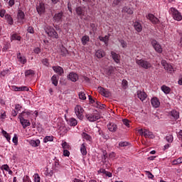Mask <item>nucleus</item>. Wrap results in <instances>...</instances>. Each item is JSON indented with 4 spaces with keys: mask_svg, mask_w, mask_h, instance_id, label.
I'll return each instance as SVG.
<instances>
[{
    "mask_svg": "<svg viewBox=\"0 0 182 182\" xmlns=\"http://www.w3.org/2000/svg\"><path fill=\"white\" fill-rule=\"evenodd\" d=\"M25 114L29 116V114H31V112H23L18 117V119H20V123L23 126V129H26V127L31 126V122H29V120L25 119V118H23V116H25Z\"/></svg>",
    "mask_w": 182,
    "mask_h": 182,
    "instance_id": "nucleus-1",
    "label": "nucleus"
},
{
    "mask_svg": "<svg viewBox=\"0 0 182 182\" xmlns=\"http://www.w3.org/2000/svg\"><path fill=\"white\" fill-rule=\"evenodd\" d=\"M136 63L139 65L140 68H143V69H150V68H151V63L146 60H136Z\"/></svg>",
    "mask_w": 182,
    "mask_h": 182,
    "instance_id": "nucleus-2",
    "label": "nucleus"
},
{
    "mask_svg": "<svg viewBox=\"0 0 182 182\" xmlns=\"http://www.w3.org/2000/svg\"><path fill=\"white\" fill-rule=\"evenodd\" d=\"M75 12L78 16H86L87 15V9L86 6H77L75 8Z\"/></svg>",
    "mask_w": 182,
    "mask_h": 182,
    "instance_id": "nucleus-3",
    "label": "nucleus"
},
{
    "mask_svg": "<svg viewBox=\"0 0 182 182\" xmlns=\"http://www.w3.org/2000/svg\"><path fill=\"white\" fill-rule=\"evenodd\" d=\"M16 19L18 23H20L21 25H23V23H25L26 18H25V13H23L22 10L18 11Z\"/></svg>",
    "mask_w": 182,
    "mask_h": 182,
    "instance_id": "nucleus-4",
    "label": "nucleus"
},
{
    "mask_svg": "<svg viewBox=\"0 0 182 182\" xmlns=\"http://www.w3.org/2000/svg\"><path fill=\"white\" fill-rule=\"evenodd\" d=\"M171 14L173 15V19H175V21H181V19H182L181 14L176 8L171 7Z\"/></svg>",
    "mask_w": 182,
    "mask_h": 182,
    "instance_id": "nucleus-5",
    "label": "nucleus"
},
{
    "mask_svg": "<svg viewBox=\"0 0 182 182\" xmlns=\"http://www.w3.org/2000/svg\"><path fill=\"white\" fill-rule=\"evenodd\" d=\"M75 112L76 116L80 119V120H83V112H85V110L83 109L82 106L76 105V107H75Z\"/></svg>",
    "mask_w": 182,
    "mask_h": 182,
    "instance_id": "nucleus-6",
    "label": "nucleus"
},
{
    "mask_svg": "<svg viewBox=\"0 0 182 182\" xmlns=\"http://www.w3.org/2000/svg\"><path fill=\"white\" fill-rule=\"evenodd\" d=\"M85 117H87L89 122H96L97 120H99V119H100V114L99 113L87 114L85 115Z\"/></svg>",
    "mask_w": 182,
    "mask_h": 182,
    "instance_id": "nucleus-7",
    "label": "nucleus"
},
{
    "mask_svg": "<svg viewBox=\"0 0 182 182\" xmlns=\"http://www.w3.org/2000/svg\"><path fill=\"white\" fill-rule=\"evenodd\" d=\"M151 45L154 49H155L156 52H157L158 53H161L163 52V48H161V46L160 45V43L157 42V41L152 40Z\"/></svg>",
    "mask_w": 182,
    "mask_h": 182,
    "instance_id": "nucleus-8",
    "label": "nucleus"
},
{
    "mask_svg": "<svg viewBox=\"0 0 182 182\" xmlns=\"http://www.w3.org/2000/svg\"><path fill=\"white\" fill-rule=\"evenodd\" d=\"M36 11L39 15H42V14H45L46 11V7L45 6V3H39L36 6Z\"/></svg>",
    "mask_w": 182,
    "mask_h": 182,
    "instance_id": "nucleus-9",
    "label": "nucleus"
},
{
    "mask_svg": "<svg viewBox=\"0 0 182 182\" xmlns=\"http://www.w3.org/2000/svg\"><path fill=\"white\" fill-rule=\"evenodd\" d=\"M67 77L68 80H71V82H77V80H79V75L73 72L70 73Z\"/></svg>",
    "mask_w": 182,
    "mask_h": 182,
    "instance_id": "nucleus-10",
    "label": "nucleus"
},
{
    "mask_svg": "<svg viewBox=\"0 0 182 182\" xmlns=\"http://www.w3.org/2000/svg\"><path fill=\"white\" fill-rule=\"evenodd\" d=\"M63 18V11H60L59 13H56L53 16V21L59 23V22H62Z\"/></svg>",
    "mask_w": 182,
    "mask_h": 182,
    "instance_id": "nucleus-11",
    "label": "nucleus"
},
{
    "mask_svg": "<svg viewBox=\"0 0 182 182\" xmlns=\"http://www.w3.org/2000/svg\"><path fill=\"white\" fill-rule=\"evenodd\" d=\"M147 18L149 19V21H151V22L154 24V25H157V23H160V20H159L157 18V17L154 16L153 14H149L147 16Z\"/></svg>",
    "mask_w": 182,
    "mask_h": 182,
    "instance_id": "nucleus-12",
    "label": "nucleus"
},
{
    "mask_svg": "<svg viewBox=\"0 0 182 182\" xmlns=\"http://www.w3.org/2000/svg\"><path fill=\"white\" fill-rule=\"evenodd\" d=\"M111 56L115 63H120V55L114 53V51H112Z\"/></svg>",
    "mask_w": 182,
    "mask_h": 182,
    "instance_id": "nucleus-13",
    "label": "nucleus"
},
{
    "mask_svg": "<svg viewBox=\"0 0 182 182\" xmlns=\"http://www.w3.org/2000/svg\"><path fill=\"white\" fill-rule=\"evenodd\" d=\"M137 96H138L139 99H140V100H141V102H144V100H146V99L147 97V94H146V92H144L143 91H138Z\"/></svg>",
    "mask_w": 182,
    "mask_h": 182,
    "instance_id": "nucleus-14",
    "label": "nucleus"
},
{
    "mask_svg": "<svg viewBox=\"0 0 182 182\" xmlns=\"http://www.w3.org/2000/svg\"><path fill=\"white\" fill-rule=\"evenodd\" d=\"M53 69L54 70V72H55V73H58V75H60V76H62V75H63V68L60 66H54L53 67Z\"/></svg>",
    "mask_w": 182,
    "mask_h": 182,
    "instance_id": "nucleus-15",
    "label": "nucleus"
},
{
    "mask_svg": "<svg viewBox=\"0 0 182 182\" xmlns=\"http://www.w3.org/2000/svg\"><path fill=\"white\" fill-rule=\"evenodd\" d=\"M151 105L153 107L157 108L160 106V101L157 97H154L151 99Z\"/></svg>",
    "mask_w": 182,
    "mask_h": 182,
    "instance_id": "nucleus-16",
    "label": "nucleus"
},
{
    "mask_svg": "<svg viewBox=\"0 0 182 182\" xmlns=\"http://www.w3.org/2000/svg\"><path fill=\"white\" fill-rule=\"evenodd\" d=\"M107 127H108V130H109V132H114L117 130V125L114 123H109L107 125Z\"/></svg>",
    "mask_w": 182,
    "mask_h": 182,
    "instance_id": "nucleus-17",
    "label": "nucleus"
},
{
    "mask_svg": "<svg viewBox=\"0 0 182 182\" xmlns=\"http://www.w3.org/2000/svg\"><path fill=\"white\" fill-rule=\"evenodd\" d=\"M106 55V53L102 50H97L95 52V56L98 59H102V58H104V56Z\"/></svg>",
    "mask_w": 182,
    "mask_h": 182,
    "instance_id": "nucleus-18",
    "label": "nucleus"
},
{
    "mask_svg": "<svg viewBox=\"0 0 182 182\" xmlns=\"http://www.w3.org/2000/svg\"><path fill=\"white\" fill-rule=\"evenodd\" d=\"M29 143L33 147H38L41 144V141L39 139H31Z\"/></svg>",
    "mask_w": 182,
    "mask_h": 182,
    "instance_id": "nucleus-19",
    "label": "nucleus"
},
{
    "mask_svg": "<svg viewBox=\"0 0 182 182\" xmlns=\"http://www.w3.org/2000/svg\"><path fill=\"white\" fill-rule=\"evenodd\" d=\"M60 53L61 56H66L67 55H68L69 51H68V49H66V48L62 46L61 48H60Z\"/></svg>",
    "mask_w": 182,
    "mask_h": 182,
    "instance_id": "nucleus-20",
    "label": "nucleus"
},
{
    "mask_svg": "<svg viewBox=\"0 0 182 182\" xmlns=\"http://www.w3.org/2000/svg\"><path fill=\"white\" fill-rule=\"evenodd\" d=\"M162 92H164V93H165L166 95H168V93H170V92H171V88H170L168 86L166 85H162L161 87Z\"/></svg>",
    "mask_w": 182,
    "mask_h": 182,
    "instance_id": "nucleus-21",
    "label": "nucleus"
},
{
    "mask_svg": "<svg viewBox=\"0 0 182 182\" xmlns=\"http://www.w3.org/2000/svg\"><path fill=\"white\" fill-rule=\"evenodd\" d=\"M17 58H18V60L21 62V63H22L23 65H25L26 63V58L23 57L21 55V53H18L17 54Z\"/></svg>",
    "mask_w": 182,
    "mask_h": 182,
    "instance_id": "nucleus-22",
    "label": "nucleus"
},
{
    "mask_svg": "<svg viewBox=\"0 0 182 182\" xmlns=\"http://www.w3.org/2000/svg\"><path fill=\"white\" fill-rule=\"evenodd\" d=\"M144 137H149V139H154V135L153 134V132L145 129L144 130Z\"/></svg>",
    "mask_w": 182,
    "mask_h": 182,
    "instance_id": "nucleus-23",
    "label": "nucleus"
},
{
    "mask_svg": "<svg viewBox=\"0 0 182 182\" xmlns=\"http://www.w3.org/2000/svg\"><path fill=\"white\" fill-rule=\"evenodd\" d=\"M5 19L7 21L9 25H14V18L9 14L5 15Z\"/></svg>",
    "mask_w": 182,
    "mask_h": 182,
    "instance_id": "nucleus-24",
    "label": "nucleus"
},
{
    "mask_svg": "<svg viewBox=\"0 0 182 182\" xmlns=\"http://www.w3.org/2000/svg\"><path fill=\"white\" fill-rule=\"evenodd\" d=\"M90 41V38H89V36H82L81 39V42L84 46L87 44V42Z\"/></svg>",
    "mask_w": 182,
    "mask_h": 182,
    "instance_id": "nucleus-25",
    "label": "nucleus"
},
{
    "mask_svg": "<svg viewBox=\"0 0 182 182\" xmlns=\"http://www.w3.org/2000/svg\"><path fill=\"white\" fill-rule=\"evenodd\" d=\"M134 28L135 30L138 32H141V31H143V27L141 26V24L139 22H136L134 23Z\"/></svg>",
    "mask_w": 182,
    "mask_h": 182,
    "instance_id": "nucleus-26",
    "label": "nucleus"
},
{
    "mask_svg": "<svg viewBox=\"0 0 182 182\" xmlns=\"http://www.w3.org/2000/svg\"><path fill=\"white\" fill-rule=\"evenodd\" d=\"M98 173H102L103 174H105V176H107V177H112V173L107 171L105 168H100L98 171Z\"/></svg>",
    "mask_w": 182,
    "mask_h": 182,
    "instance_id": "nucleus-27",
    "label": "nucleus"
},
{
    "mask_svg": "<svg viewBox=\"0 0 182 182\" xmlns=\"http://www.w3.org/2000/svg\"><path fill=\"white\" fill-rule=\"evenodd\" d=\"M171 114L172 117H173V119H175V120H177V119H178V117H180V113H178V112H177L176 110H172L171 112Z\"/></svg>",
    "mask_w": 182,
    "mask_h": 182,
    "instance_id": "nucleus-28",
    "label": "nucleus"
},
{
    "mask_svg": "<svg viewBox=\"0 0 182 182\" xmlns=\"http://www.w3.org/2000/svg\"><path fill=\"white\" fill-rule=\"evenodd\" d=\"M54 31H55V28H53V27L52 26H48L46 28V33L48 36H50Z\"/></svg>",
    "mask_w": 182,
    "mask_h": 182,
    "instance_id": "nucleus-29",
    "label": "nucleus"
},
{
    "mask_svg": "<svg viewBox=\"0 0 182 182\" xmlns=\"http://www.w3.org/2000/svg\"><path fill=\"white\" fill-rule=\"evenodd\" d=\"M113 72H114V68H113V67H112V66L105 69V73L108 76H110V75H113Z\"/></svg>",
    "mask_w": 182,
    "mask_h": 182,
    "instance_id": "nucleus-30",
    "label": "nucleus"
},
{
    "mask_svg": "<svg viewBox=\"0 0 182 182\" xmlns=\"http://www.w3.org/2000/svg\"><path fill=\"white\" fill-rule=\"evenodd\" d=\"M109 36H105V37H102V36H99L98 38L100 39V41H101L102 42H104L105 45H107L108 42H109Z\"/></svg>",
    "mask_w": 182,
    "mask_h": 182,
    "instance_id": "nucleus-31",
    "label": "nucleus"
},
{
    "mask_svg": "<svg viewBox=\"0 0 182 182\" xmlns=\"http://www.w3.org/2000/svg\"><path fill=\"white\" fill-rule=\"evenodd\" d=\"M68 124L70 126L75 127L77 125V120L75 118H70L68 121Z\"/></svg>",
    "mask_w": 182,
    "mask_h": 182,
    "instance_id": "nucleus-32",
    "label": "nucleus"
},
{
    "mask_svg": "<svg viewBox=\"0 0 182 182\" xmlns=\"http://www.w3.org/2000/svg\"><path fill=\"white\" fill-rule=\"evenodd\" d=\"M80 151L82 156H86L87 154V151L86 150V144H82L80 147Z\"/></svg>",
    "mask_w": 182,
    "mask_h": 182,
    "instance_id": "nucleus-33",
    "label": "nucleus"
},
{
    "mask_svg": "<svg viewBox=\"0 0 182 182\" xmlns=\"http://www.w3.org/2000/svg\"><path fill=\"white\" fill-rule=\"evenodd\" d=\"M58 77H57V75H53V77H51V82L53 85H54V86H58Z\"/></svg>",
    "mask_w": 182,
    "mask_h": 182,
    "instance_id": "nucleus-34",
    "label": "nucleus"
},
{
    "mask_svg": "<svg viewBox=\"0 0 182 182\" xmlns=\"http://www.w3.org/2000/svg\"><path fill=\"white\" fill-rule=\"evenodd\" d=\"M95 106V107H97V109H105V107H106V105L105 104H102L99 101L96 102Z\"/></svg>",
    "mask_w": 182,
    "mask_h": 182,
    "instance_id": "nucleus-35",
    "label": "nucleus"
},
{
    "mask_svg": "<svg viewBox=\"0 0 182 182\" xmlns=\"http://www.w3.org/2000/svg\"><path fill=\"white\" fill-rule=\"evenodd\" d=\"M35 75V71L33 70H27L25 71V76L28 77V76H33Z\"/></svg>",
    "mask_w": 182,
    "mask_h": 182,
    "instance_id": "nucleus-36",
    "label": "nucleus"
},
{
    "mask_svg": "<svg viewBox=\"0 0 182 182\" xmlns=\"http://www.w3.org/2000/svg\"><path fill=\"white\" fill-rule=\"evenodd\" d=\"M1 133H2L3 136H4V137L6 139L7 141H11V136H9V134H8V132H6V131L2 130Z\"/></svg>",
    "mask_w": 182,
    "mask_h": 182,
    "instance_id": "nucleus-37",
    "label": "nucleus"
},
{
    "mask_svg": "<svg viewBox=\"0 0 182 182\" xmlns=\"http://www.w3.org/2000/svg\"><path fill=\"white\" fill-rule=\"evenodd\" d=\"M49 36L50 38H53L54 39H59V34H58V32H56L55 30H54Z\"/></svg>",
    "mask_w": 182,
    "mask_h": 182,
    "instance_id": "nucleus-38",
    "label": "nucleus"
},
{
    "mask_svg": "<svg viewBox=\"0 0 182 182\" xmlns=\"http://www.w3.org/2000/svg\"><path fill=\"white\" fill-rule=\"evenodd\" d=\"M106 161H109V158H107V154L103 152V155L102 156V163L104 164Z\"/></svg>",
    "mask_w": 182,
    "mask_h": 182,
    "instance_id": "nucleus-39",
    "label": "nucleus"
},
{
    "mask_svg": "<svg viewBox=\"0 0 182 182\" xmlns=\"http://www.w3.org/2000/svg\"><path fill=\"white\" fill-rule=\"evenodd\" d=\"M165 69H166V70L169 72V73H173V72H174V68H173V65H171L170 64H168Z\"/></svg>",
    "mask_w": 182,
    "mask_h": 182,
    "instance_id": "nucleus-40",
    "label": "nucleus"
},
{
    "mask_svg": "<svg viewBox=\"0 0 182 182\" xmlns=\"http://www.w3.org/2000/svg\"><path fill=\"white\" fill-rule=\"evenodd\" d=\"M112 164H110V162L109 161H107L103 163V166L102 168H110Z\"/></svg>",
    "mask_w": 182,
    "mask_h": 182,
    "instance_id": "nucleus-41",
    "label": "nucleus"
},
{
    "mask_svg": "<svg viewBox=\"0 0 182 182\" xmlns=\"http://www.w3.org/2000/svg\"><path fill=\"white\" fill-rule=\"evenodd\" d=\"M44 143H48V141H53V136H47L43 139Z\"/></svg>",
    "mask_w": 182,
    "mask_h": 182,
    "instance_id": "nucleus-42",
    "label": "nucleus"
},
{
    "mask_svg": "<svg viewBox=\"0 0 182 182\" xmlns=\"http://www.w3.org/2000/svg\"><path fill=\"white\" fill-rule=\"evenodd\" d=\"M78 96L80 100H86V94H85V92H80Z\"/></svg>",
    "mask_w": 182,
    "mask_h": 182,
    "instance_id": "nucleus-43",
    "label": "nucleus"
},
{
    "mask_svg": "<svg viewBox=\"0 0 182 182\" xmlns=\"http://www.w3.org/2000/svg\"><path fill=\"white\" fill-rule=\"evenodd\" d=\"M82 136L84 137V139H85V140H88L89 141L92 140V136H90V135L87 134V133L83 132Z\"/></svg>",
    "mask_w": 182,
    "mask_h": 182,
    "instance_id": "nucleus-44",
    "label": "nucleus"
},
{
    "mask_svg": "<svg viewBox=\"0 0 182 182\" xmlns=\"http://www.w3.org/2000/svg\"><path fill=\"white\" fill-rule=\"evenodd\" d=\"M173 135H168L166 136V139L168 143H173Z\"/></svg>",
    "mask_w": 182,
    "mask_h": 182,
    "instance_id": "nucleus-45",
    "label": "nucleus"
},
{
    "mask_svg": "<svg viewBox=\"0 0 182 182\" xmlns=\"http://www.w3.org/2000/svg\"><path fill=\"white\" fill-rule=\"evenodd\" d=\"M62 147L64 150H68V149H70V146H69L68 142H63L62 144Z\"/></svg>",
    "mask_w": 182,
    "mask_h": 182,
    "instance_id": "nucleus-46",
    "label": "nucleus"
},
{
    "mask_svg": "<svg viewBox=\"0 0 182 182\" xmlns=\"http://www.w3.org/2000/svg\"><path fill=\"white\" fill-rule=\"evenodd\" d=\"M111 95L112 94L110 93L109 90L105 89V91L104 92V95H102V96H105V97H110Z\"/></svg>",
    "mask_w": 182,
    "mask_h": 182,
    "instance_id": "nucleus-47",
    "label": "nucleus"
},
{
    "mask_svg": "<svg viewBox=\"0 0 182 182\" xmlns=\"http://www.w3.org/2000/svg\"><path fill=\"white\" fill-rule=\"evenodd\" d=\"M119 42L121 43V46L122 48H127V43L124 41V40H119Z\"/></svg>",
    "mask_w": 182,
    "mask_h": 182,
    "instance_id": "nucleus-48",
    "label": "nucleus"
},
{
    "mask_svg": "<svg viewBox=\"0 0 182 182\" xmlns=\"http://www.w3.org/2000/svg\"><path fill=\"white\" fill-rule=\"evenodd\" d=\"M124 11H125V12H127V14H128L129 15H132V14H133V10H132L131 9H129L127 7H125L124 9Z\"/></svg>",
    "mask_w": 182,
    "mask_h": 182,
    "instance_id": "nucleus-49",
    "label": "nucleus"
},
{
    "mask_svg": "<svg viewBox=\"0 0 182 182\" xmlns=\"http://www.w3.org/2000/svg\"><path fill=\"white\" fill-rule=\"evenodd\" d=\"M145 173H146V174L148 178H154V176L153 173H151L150 171H146Z\"/></svg>",
    "mask_w": 182,
    "mask_h": 182,
    "instance_id": "nucleus-50",
    "label": "nucleus"
},
{
    "mask_svg": "<svg viewBox=\"0 0 182 182\" xmlns=\"http://www.w3.org/2000/svg\"><path fill=\"white\" fill-rule=\"evenodd\" d=\"M34 181H35V182H41V177L39 176V174L35 173Z\"/></svg>",
    "mask_w": 182,
    "mask_h": 182,
    "instance_id": "nucleus-51",
    "label": "nucleus"
},
{
    "mask_svg": "<svg viewBox=\"0 0 182 182\" xmlns=\"http://www.w3.org/2000/svg\"><path fill=\"white\" fill-rule=\"evenodd\" d=\"M12 89H14V90L15 92H22V87H16V86H13Z\"/></svg>",
    "mask_w": 182,
    "mask_h": 182,
    "instance_id": "nucleus-52",
    "label": "nucleus"
},
{
    "mask_svg": "<svg viewBox=\"0 0 182 182\" xmlns=\"http://www.w3.org/2000/svg\"><path fill=\"white\" fill-rule=\"evenodd\" d=\"M12 39H13L14 41H21V36H18V35H16V34H14V35L12 36Z\"/></svg>",
    "mask_w": 182,
    "mask_h": 182,
    "instance_id": "nucleus-53",
    "label": "nucleus"
},
{
    "mask_svg": "<svg viewBox=\"0 0 182 182\" xmlns=\"http://www.w3.org/2000/svg\"><path fill=\"white\" fill-rule=\"evenodd\" d=\"M122 85L124 89H127V85H128L127 80H123L122 82Z\"/></svg>",
    "mask_w": 182,
    "mask_h": 182,
    "instance_id": "nucleus-54",
    "label": "nucleus"
},
{
    "mask_svg": "<svg viewBox=\"0 0 182 182\" xmlns=\"http://www.w3.org/2000/svg\"><path fill=\"white\" fill-rule=\"evenodd\" d=\"M70 155V152H69L68 149L63 150V156H65V157H69Z\"/></svg>",
    "mask_w": 182,
    "mask_h": 182,
    "instance_id": "nucleus-55",
    "label": "nucleus"
},
{
    "mask_svg": "<svg viewBox=\"0 0 182 182\" xmlns=\"http://www.w3.org/2000/svg\"><path fill=\"white\" fill-rule=\"evenodd\" d=\"M9 73V70H5L1 72L0 75L1 76H6L8 73Z\"/></svg>",
    "mask_w": 182,
    "mask_h": 182,
    "instance_id": "nucleus-56",
    "label": "nucleus"
},
{
    "mask_svg": "<svg viewBox=\"0 0 182 182\" xmlns=\"http://www.w3.org/2000/svg\"><path fill=\"white\" fill-rule=\"evenodd\" d=\"M181 163H182V158L173 161V164H181Z\"/></svg>",
    "mask_w": 182,
    "mask_h": 182,
    "instance_id": "nucleus-57",
    "label": "nucleus"
},
{
    "mask_svg": "<svg viewBox=\"0 0 182 182\" xmlns=\"http://www.w3.org/2000/svg\"><path fill=\"white\" fill-rule=\"evenodd\" d=\"M125 126H127V127H129V126H130V124H129L130 122L129 121V119H124L122 120Z\"/></svg>",
    "mask_w": 182,
    "mask_h": 182,
    "instance_id": "nucleus-58",
    "label": "nucleus"
},
{
    "mask_svg": "<svg viewBox=\"0 0 182 182\" xmlns=\"http://www.w3.org/2000/svg\"><path fill=\"white\" fill-rule=\"evenodd\" d=\"M5 14H6V11L5 9L0 10L1 18H4V16H5Z\"/></svg>",
    "mask_w": 182,
    "mask_h": 182,
    "instance_id": "nucleus-59",
    "label": "nucleus"
},
{
    "mask_svg": "<svg viewBox=\"0 0 182 182\" xmlns=\"http://www.w3.org/2000/svg\"><path fill=\"white\" fill-rule=\"evenodd\" d=\"M29 33H35V30H33V27L29 26L27 29Z\"/></svg>",
    "mask_w": 182,
    "mask_h": 182,
    "instance_id": "nucleus-60",
    "label": "nucleus"
},
{
    "mask_svg": "<svg viewBox=\"0 0 182 182\" xmlns=\"http://www.w3.org/2000/svg\"><path fill=\"white\" fill-rule=\"evenodd\" d=\"M2 170H5V171H9V166L8 165H3L1 166Z\"/></svg>",
    "mask_w": 182,
    "mask_h": 182,
    "instance_id": "nucleus-61",
    "label": "nucleus"
},
{
    "mask_svg": "<svg viewBox=\"0 0 182 182\" xmlns=\"http://www.w3.org/2000/svg\"><path fill=\"white\" fill-rule=\"evenodd\" d=\"M12 140L13 143H14L15 144H18V136H16V134L14 135Z\"/></svg>",
    "mask_w": 182,
    "mask_h": 182,
    "instance_id": "nucleus-62",
    "label": "nucleus"
},
{
    "mask_svg": "<svg viewBox=\"0 0 182 182\" xmlns=\"http://www.w3.org/2000/svg\"><path fill=\"white\" fill-rule=\"evenodd\" d=\"M128 144V142H119V146H120V147H126Z\"/></svg>",
    "mask_w": 182,
    "mask_h": 182,
    "instance_id": "nucleus-63",
    "label": "nucleus"
},
{
    "mask_svg": "<svg viewBox=\"0 0 182 182\" xmlns=\"http://www.w3.org/2000/svg\"><path fill=\"white\" fill-rule=\"evenodd\" d=\"M161 65L164 68V69H166V66L168 65L167 64V62L164 60H161Z\"/></svg>",
    "mask_w": 182,
    "mask_h": 182,
    "instance_id": "nucleus-64",
    "label": "nucleus"
}]
</instances>
